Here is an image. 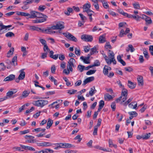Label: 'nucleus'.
<instances>
[{"instance_id":"f257e3e1","label":"nucleus","mask_w":153,"mask_h":153,"mask_svg":"<svg viewBox=\"0 0 153 153\" xmlns=\"http://www.w3.org/2000/svg\"><path fill=\"white\" fill-rule=\"evenodd\" d=\"M108 57L109 62L107 63V64L108 65H110L111 63L112 62L113 64H116L117 62L115 59L114 54L113 51L109 50L108 53Z\"/></svg>"},{"instance_id":"f03ea898","label":"nucleus","mask_w":153,"mask_h":153,"mask_svg":"<svg viewBox=\"0 0 153 153\" xmlns=\"http://www.w3.org/2000/svg\"><path fill=\"white\" fill-rule=\"evenodd\" d=\"M33 103L36 106L42 108L47 105L48 103V101L46 100H39L34 101Z\"/></svg>"},{"instance_id":"7ed1b4c3","label":"nucleus","mask_w":153,"mask_h":153,"mask_svg":"<svg viewBox=\"0 0 153 153\" xmlns=\"http://www.w3.org/2000/svg\"><path fill=\"white\" fill-rule=\"evenodd\" d=\"M62 34L69 39L74 42H77V39L69 33H63Z\"/></svg>"},{"instance_id":"20e7f679","label":"nucleus","mask_w":153,"mask_h":153,"mask_svg":"<svg viewBox=\"0 0 153 153\" xmlns=\"http://www.w3.org/2000/svg\"><path fill=\"white\" fill-rule=\"evenodd\" d=\"M81 38L82 40L86 42H91L93 40L92 36L86 34L82 35Z\"/></svg>"},{"instance_id":"39448f33","label":"nucleus","mask_w":153,"mask_h":153,"mask_svg":"<svg viewBox=\"0 0 153 153\" xmlns=\"http://www.w3.org/2000/svg\"><path fill=\"white\" fill-rule=\"evenodd\" d=\"M26 26L29 27V28H27V29L28 30L33 31L36 30L37 31H41L42 32H44L43 30L41 28L34 26H30L28 25H26Z\"/></svg>"},{"instance_id":"423d86ee","label":"nucleus","mask_w":153,"mask_h":153,"mask_svg":"<svg viewBox=\"0 0 153 153\" xmlns=\"http://www.w3.org/2000/svg\"><path fill=\"white\" fill-rule=\"evenodd\" d=\"M12 27L11 25H9L7 26L4 25L2 22H0V34H2L5 32L2 30L4 29L6 30L7 28L10 27Z\"/></svg>"},{"instance_id":"0eeeda50","label":"nucleus","mask_w":153,"mask_h":153,"mask_svg":"<svg viewBox=\"0 0 153 153\" xmlns=\"http://www.w3.org/2000/svg\"><path fill=\"white\" fill-rule=\"evenodd\" d=\"M25 138L27 139L26 140V142L29 143H34L35 142V140L33 139H33L34 137L32 136H29L27 135H26L25 136Z\"/></svg>"},{"instance_id":"6e6552de","label":"nucleus","mask_w":153,"mask_h":153,"mask_svg":"<svg viewBox=\"0 0 153 153\" xmlns=\"http://www.w3.org/2000/svg\"><path fill=\"white\" fill-rule=\"evenodd\" d=\"M130 31V29L128 28H126L125 32L123 29H122L121 30L118 36L120 37H122L124 35H126L127 33H129Z\"/></svg>"},{"instance_id":"1a4fd4ad","label":"nucleus","mask_w":153,"mask_h":153,"mask_svg":"<svg viewBox=\"0 0 153 153\" xmlns=\"http://www.w3.org/2000/svg\"><path fill=\"white\" fill-rule=\"evenodd\" d=\"M91 7V4L90 3H87L84 4L83 6V11L86 12L90 10V8Z\"/></svg>"},{"instance_id":"9d476101","label":"nucleus","mask_w":153,"mask_h":153,"mask_svg":"<svg viewBox=\"0 0 153 153\" xmlns=\"http://www.w3.org/2000/svg\"><path fill=\"white\" fill-rule=\"evenodd\" d=\"M94 76H91L87 78L84 81L82 85H84L87 83L91 82L94 80Z\"/></svg>"},{"instance_id":"9b49d317","label":"nucleus","mask_w":153,"mask_h":153,"mask_svg":"<svg viewBox=\"0 0 153 153\" xmlns=\"http://www.w3.org/2000/svg\"><path fill=\"white\" fill-rule=\"evenodd\" d=\"M111 70V68L110 67L105 65L103 68V74L105 75H108V71Z\"/></svg>"},{"instance_id":"f8f14e48","label":"nucleus","mask_w":153,"mask_h":153,"mask_svg":"<svg viewBox=\"0 0 153 153\" xmlns=\"http://www.w3.org/2000/svg\"><path fill=\"white\" fill-rule=\"evenodd\" d=\"M80 59L85 64H88L90 63L89 57V56L84 57L83 56H81L80 57Z\"/></svg>"},{"instance_id":"ddd939ff","label":"nucleus","mask_w":153,"mask_h":153,"mask_svg":"<svg viewBox=\"0 0 153 153\" xmlns=\"http://www.w3.org/2000/svg\"><path fill=\"white\" fill-rule=\"evenodd\" d=\"M15 77V75L13 74H10L4 78V81L5 82L11 81L13 80Z\"/></svg>"},{"instance_id":"4468645a","label":"nucleus","mask_w":153,"mask_h":153,"mask_svg":"<svg viewBox=\"0 0 153 153\" xmlns=\"http://www.w3.org/2000/svg\"><path fill=\"white\" fill-rule=\"evenodd\" d=\"M128 107L129 108H132L137 109V103L136 102H131L128 104Z\"/></svg>"},{"instance_id":"2eb2a0df","label":"nucleus","mask_w":153,"mask_h":153,"mask_svg":"<svg viewBox=\"0 0 153 153\" xmlns=\"http://www.w3.org/2000/svg\"><path fill=\"white\" fill-rule=\"evenodd\" d=\"M64 23L62 22H59L56 25L58 29L61 30L63 29L64 28Z\"/></svg>"},{"instance_id":"dca6fc26","label":"nucleus","mask_w":153,"mask_h":153,"mask_svg":"<svg viewBox=\"0 0 153 153\" xmlns=\"http://www.w3.org/2000/svg\"><path fill=\"white\" fill-rule=\"evenodd\" d=\"M138 84L139 85L142 86L143 84V77L141 76H139L137 78Z\"/></svg>"},{"instance_id":"f3484780","label":"nucleus","mask_w":153,"mask_h":153,"mask_svg":"<svg viewBox=\"0 0 153 153\" xmlns=\"http://www.w3.org/2000/svg\"><path fill=\"white\" fill-rule=\"evenodd\" d=\"M20 74L19 76V78L21 79V80H23L25 77V73L24 71V69H22L20 71Z\"/></svg>"},{"instance_id":"a211bd4d","label":"nucleus","mask_w":153,"mask_h":153,"mask_svg":"<svg viewBox=\"0 0 153 153\" xmlns=\"http://www.w3.org/2000/svg\"><path fill=\"white\" fill-rule=\"evenodd\" d=\"M75 60L74 59L71 58L68 62V65L72 66L73 67H75V66L74 64V63H75Z\"/></svg>"},{"instance_id":"6ab92c4d","label":"nucleus","mask_w":153,"mask_h":153,"mask_svg":"<svg viewBox=\"0 0 153 153\" xmlns=\"http://www.w3.org/2000/svg\"><path fill=\"white\" fill-rule=\"evenodd\" d=\"M104 104V102L103 100H101L99 102V108L98 109V112L100 111L103 107Z\"/></svg>"},{"instance_id":"aec40b11","label":"nucleus","mask_w":153,"mask_h":153,"mask_svg":"<svg viewBox=\"0 0 153 153\" xmlns=\"http://www.w3.org/2000/svg\"><path fill=\"white\" fill-rule=\"evenodd\" d=\"M97 91L95 89V87L93 86L92 88H91L90 90L89 91V95L90 96H93Z\"/></svg>"},{"instance_id":"412c9836","label":"nucleus","mask_w":153,"mask_h":153,"mask_svg":"<svg viewBox=\"0 0 153 153\" xmlns=\"http://www.w3.org/2000/svg\"><path fill=\"white\" fill-rule=\"evenodd\" d=\"M74 12L73 9L70 7H68L67 8V10L65 11H64V13L67 16H69L70 15L71 13H73Z\"/></svg>"},{"instance_id":"4be33fe9","label":"nucleus","mask_w":153,"mask_h":153,"mask_svg":"<svg viewBox=\"0 0 153 153\" xmlns=\"http://www.w3.org/2000/svg\"><path fill=\"white\" fill-rule=\"evenodd\" d=\"M106 42V39L105 35L100 36L99 37V43H102Z\"/></svg>"},{"instance_id":"5701e85b","label":"nucleus","mask_w":153,"mask_h":153,"mask_svg":"<svg viewBox=\"0 0 153 153\" xmlns=\"http://www.w3.org/2000/svg\"><path fill=\"white\" fill-rule=\"evenodd\" d=\"M37 12L35 11H31L30 12V14L29 18H35L36 17Z\"/></svg>"},{"instance_id":"b1692460","label":"nucleus","mask_w":153,"mask_h":153,"mask_svg":"<svg viewBox=\"0 0 153 153\" xmlns=\"http://www.w3.org/2000/svg\"><path fill=\"white\" fill-rule=\"evenodd\" d=\"M15 93V92L14 93L13 91H9L6 93V96L4 97H6V99L8 98H10Z\"/></svg>"},{"instance_id":"393cba45","label":"nucleus","mask_w":153,"mask_h":153,"mask_svg":"<svg viewBox=\"0 0 153 153\" xmlns=\"http://www.w3.org/2000/svg\"><path fill=\"white\" fill-rule=\"evenodd\" d=\"M53 123V121L50 118H49L48 120L46 128L47 129L49 128L52 125Z\"/></svg>"},{"instance_id":"a878e982","label":"nucleus","mask_w":153,"mask_h":153,"mask_svg":"<svg viewBox=\"0 0 153 153\" xmlns=\"http://www.w3.org/2000/svg\"><path fill=\"white\" fill-rule=\"evenodd\" d=\"M128 95V91L127 89H124V88H123L121 93V96L122 97H127Z\"/></svg>"},{"instance_id":"bb28decb","label":"nucleus","mask_w":153,"mask_h":153,"mask_svg":"<svg viewBox=\"0 0 153 153\" xmlns=\"http://www.w3.org/2000/svg\"><path fill=\"white\" fill-rule=\"evenodd\" d=\"M44 31L46 32L47 33L50 34H52L55 33V32L52 30V29L51 28V27H48V28L45 29V30L43 29Z\"/></svg>"},{"instance_id":"cd10ccee","label":"nucleus","mask_w":153,"mask_h":153,"mask_svg":"<svg viewBox=\"0 0 153 153\" xmlns=\"http://www.w3.org/2000/svg\"><path fill=\"white\" fill-rule=\"evenodd\" d=\"M48 17L46 15L44 16V17L41 18V19H38L39 23L44 22L46 21Z\"/></svg>"},{"instance_id":"c85d7f7f","label":"nucleus","mask_w":153,"mask_h":153,"mask_svg":"<svg viewBox=\"0 0 153 153\" xmlns=\"http://www.w3.org/2000/svg\"><path fill=\"white\" fill-rule=\"evenodd\" d=\"M128 85L131 89H133L135 87V85L134 83L130 81H128Z\"/></svg>"},{"instance_id":"c756f323","label":"nucleus","mask_w":153,"mask_h":153,"mask_svg":"<svg viewBox=\"0 0 153 153\" xmlns=\"http://www.w3.org/2000/svg\"><path fill=\"white\" fill-rule=\"evenodd\" d=\"M134 8L137 9H140V7L139 2H135L132 4Z\"/></svg>"},{"instance_id":"7c9ffc66","label":"nucleus","mask_w":153,"mask_h":153,"mask_svg":"<svg viewBox=\"0 0 153 153\" xmlns=\"http://www.w3.org/2000/svg\"><path fill=\"white\" fill-rule=\"evenodd\" d=\"M14 51V48H10L7 53V56L8 57H10L11 56L13 55Z\"/></svg>"},{"instance_id":"2f4dec72","label":"nucleus","mask_w":153,"mask_h":153,"mask_svg":"<svg viewBox=\"0 0 153 153\" xmlns=\"http://www.w3.org/2000/svg\"><path fill=\"white\" fill-rule=\"evenodd\" d=\"M49 79L51 80L52 82H53L54 83V84L56 85H58L57 80L55 79L53 76H51L49 77Z\"/></svg>"},{"instance_id":"473e14b6","label":"nucleus","mask_w":153,"mask_h":153,"mask_svg":"<svg viewBox=\"0 0 153 153\" xmlns=\"http://www.w3.org/2000/svg\"><path fill=\"white\" fill-rule=\"evenodd\" d=\"M151 133H146L143 135V140H148L150 137Z\"/></svg>"},{"instance_id":"72a5a7b5","label":"nucleus","mask_w":153,"mask_h":153,"mask_svg":"<svg viewBox=\"0 0 153 153\" xmlns=\"http://www.w3.org/2000/svg\"><path fill=\"white\" fill-rule=\"evenodd\" d=\"M123 97L122 98V101L120 102V104L122 105L125 106V103H126V100H127V97Z\"/></svg>"},{"instance_id":"f704fd0d","label":"nucleus","mask_w":153,"mask_h":153,"mask_svg":"<svg viewBox=\"0 0 153 153\" xmlns=\"http://www.w3.org/2000/svg\"><path fill=\"white\" fill-rule=\"evenodd\" d=\"M112 98V97L108 94H106L105 95L104 99L105 100H107L108 99L110 100Z\"/></svg>"},{"instance_id":"c9c22d12","label":"nucleus","mask_w":153,"mask_h":153,"mask_svg":"<svg viewBox=\"0 0 153 153\" xmlns=\"http://www.w3.org/2000/svg\"><path fill=\"white\" fill-rule=\"evenodd\" d=\"M6 69V66L4 63H0V71H4Z\"/></svg>"},{"instance_id":"e433bc0d","label":"nucleus","mask_w":153,"mask_h":153,"mask_svg":"<svg viewBox=\"0 0 153 153\" xmlns=\"http://www.w3.org/2000/svg\"><path fill=\"white\" fill-rule=\"evenodd\" d=\"M42 144V145L41 146H49L53 145V144L50 142H45Z\"/></svg>"},{"instance_id":"4c0bfd02","label":"nucleus","mask_w":153,"mask_h":153,"mask_svg":"<svg viewBox=\"0 0 153 153\" xmlns=\"http://www.w3.org/2000/svg\"><path fill=\"white\" fill-rule=\"evenodd\" d=\"M105 49L108 50V49H111L112 47L110 44V43L108 42H107L105 45Z\"/></svg>"},{"instance_id":"58836bf2","label":"nucleus","mask_w":153,"mask_h":153,"mask_svg":"<svg viewBox=\"0 0 153 153\" xmlns=\"http://www.w3.org/2000/svg\"><path fill=\"white\" fill-rule=\"evenodd\" d=\"M145 21L146 22V24H150L152 23V21L151 18L148 16H147L146 19Z\"/></svg>"},{"instance_id":"ea45409f","label":"nucleus","mask_w":153,"mask_h":153,"mask_svg":"<svg viewBox=\"0 0 153 153\" xmlns=\"http://www.w3.org/2000/svg\"><path fill=\"white\" fill-rule=\"evenodd\" d=\"M67 93L70 95L74 94L77 92L76 90L72 89L67 91Z\"/></svg>"},{"instance_id":"a19ab883","label":"nucleus","mask_w":153,"mask_h":153,"mask_svg":"<svg viewBox=\"0 0 153 153\" xmlns=\"http://www.w3.org/2000/svg\"><path fill=\"white\" fill-rule=\"evenodd\" d=\"M14 36V34L11 32H9L5 34V36L6 37H11Z\"/></svg>"},{"instance_id":"79ce46f5","label":"nucleus","mask_w":153,"mask_h":153,"mask_svg":"<svg viewBox=\"0 0 153 153\" xmlns=\"http://www.w3.org/2000/svg\"><path fill=\"white\" fill-rule=\"evenodd\" d=\"M65 147H63L64 148H70L72 147H73L74 146V145L70 143H65Z\"/></svg>"},{"instance_id":"37998d69","label":"nucleus","mask_w":153,"mask_h":153,"mask_svg":"<svg viewBox=\"0 0 153 153\" xmlns=\"http://www.w3.org/2000/svg\"><path fill=\"white\" fill-rule=\"evenodd\" d=\"M133 18L134 19H135L136 21H139V19L140 18V17L138 16V15H131V18Z\"/></svg>"},{"instance_id":"c03bdc74","label":"nucleus","mask_w":153,"mask_h":153,"mask_svg":"<svg viewBox=\"0 0 153 153\" xmlns=\"http://www.w3.org/2000/svg\"><path fill=\"white\" fill-rule=\"evenodd\" d=\"M30 92L27 91H24L22 93V96L24 97H26L29 95Z\"/></svg>"},{"instance_id":"a18cd8bd","label":"nucleus","mask_w":153,"mask_h":153,"mask_svg":"<svg viewBox=\"0 0 153 153\" xmlns=\"http://www.w3.org/2000/svg\"><path fill=\"white\" fill-rule=\"evenodd\" d=\"M78 68L79 71L80 72H82L84 69L85 70V66H84L82 65H78Z\"/></svg>"},{"instance_id":"49530a36","label":"nucleus","mask_w":153,"mask_h":153,"mask_svg":"<svg viewBox=\"0 0 153 153\" xmlns=\"http://www.w3.org/2000/svg\"><path fill=\"white\" fill-rule=\"evenodd\" d=\"M96 70H90L89 71H87L86 74L87 75H90L94 74L96 71Z\"/></svg>"},{"instance_id":"de8ad7c7","label":"nucleus","mask_w":153,"mask_h":153,"mask_svg":"<svg viewBox=\"0 0 153 153\" xmlns=\"http://www.w3.org/2000/svg\"><path fill=\"white\" fill-rule=\"evenodd\" d=\"M79 15L80 16L82 21L85 22V20L87 19L86 17L82 13H79Z\"/></svg>"},{"instance_id":"09e8293b","label":"nucleus","mask_w":153,"mask_h":153,"mask_svg":"<svg viewBox=\"0 0 153 153\" xmlns=\"http://www.w3.org/2000/svg\"><path fill=\"white\" fill-rule=\"evenodd\" d=\"M75 52L77 56H79L80 55L81 53L80 50L77 48L75 49Z\"/></svg>"},{"instance_id":"8fccbe9b","label":"nucleus","mask_w":153,"mask_h":153,"mask_svg":"<svg viewBox=\"0 0 153 153\" xmlns=\"http://www.w3.org/2000/svg\"><path fill=\"white\" fill-rule=\"evenodd\" d=\"M44 15H44L42 13L37 12L36 18H42V17H44Z\"/></svg>"},{"instance_id":"3c124183","label":"nucleus","mask_w":153,"mask_h":153,"mask_svg":"<svg viewBox=\"0 0 153 153\" xmlns=\"http://www.w3.org/2000/svg\"><path fill=\"white\" fill-rule=\"evenodd\" d=\"M143 53L145 58L148 59L149 58V56L147 51L146 50L144 51L143 52Z\"/></svg>"},{"instance_id":"603ef678","label":"nucleus","mask_w":153,"mask_h":153,"mask_svg":"<svg viewBox=\"0 0 153 153\" xmlns=\"http://www.w3.org/2000/svg\"><path fill=\"white\" fill-rule=\"evenodd\" d=\"M100 62L98 60H95L94 62V64L93 65V66H98L100 65Z\"/></svg>"},{"instance_id":"864d4df0","label":"nucleus","mask_w":153,"mask_h":153,"mask_svg":"<svg viewBox=\"0 0 153 153\" xmlns=\"http://www.w3.org/2000/svg\"><path fill=\"white\" fill-rule=\"evenodd\" d=\"M97 51V48L95 47L91 48L90 50V52L91 53V54H94Z\"/></svg>"},{"instance_id":"5fc2aeb1","label":"nucleus","mask_w":153,"mask_h":153,"mask_svg":"<svg viewBox=\"0 0 153 153\" xmlns=\"http://www.w3.org/2000/svg\"><path fill=\"white\" fill-rule=\"evenodd\" d=\"M43 50L45 52L47 53H48V51H50V50L47 44L44 45Z\"/></svg>"},{"instance_id":"6e6d98bb","label":"nucleus","mask_w":153,"mask_h":153,"mask_svg":"<svg viewBox=\"0 0 153 153\" xmlns=\"http://www.w3.org/2000/svg\"><path fill=\"white\" fill-rule=\"evenodd\" d=\"M59 59L61 61H63L65 59V56L63 54H60L59 55Z\"/></svg>"},{"instance_id":"4d7b16f0","label":"nucleus","mask_w":153,"mask_h":153,"mask_svg":"<svg viewBox=\"0 0 153 153\" xmlns=\"http://www.w3.org/2000/svg\"><path fill=\"white\" fill-rule=\"evenodd\" d=\"M46 8V7L45 5H40L39 6L38 9L40 11L42 12Z\"/></svg>"},{"instance_id":"13d9d810","label":"nucleus","mask_w":153,"mask_h":153,"mask_svg":"<svg viewBox=\"0 0 153 153\" xmlns=\"http://www.w3.org/2000/svg\"><path fill=\"white\" fill-rule=\"evenodd\" d=\"M98 127L97 126H95L94 127V129L93 132V135H97V132L98 130Z\"/></svg>"},{"instance_id":"bf43d9fd","label":"nucleus","mask_w":153,"mask_h":153,"mask_svg":"<svg viewBox=\"0 0 153 153\" xmlns=\"http://www.w3.org/2000/svg\"><path fill=\"white\" fill-rule=\"evenodd\" d=\"M45 153H53V151L50 149H46L44 150Z\"/></svg>"},{"instance_id":"052dcab7","label":"nucleus","mask_w":153,"mask_h":153,"mask_svg":"<svg viewBox=\"0 0 153 153\" xmlns=\"http://www.w3.org/2000/svg\"><path fill=\"white\" fill-rule=\"evenodd\" d=\"M111 107L113 111L115 110L116 109V104L115 102H113L111 103Z\"/></svg>"},{"instance_id":"680f3d73","label":"nucleus","mask_w":153,"mask_h":153,"mask_svg":"<svg viewBox=\"0 0 153 153\" xmlns=\"http://www.w3.org/2000/svg\"><path fill=\"white\" fill-rule=\"evenodd\" d=\"M128 47L129 48L131 52H132L135 51V49L133 48L132 45H128Z\"/></svg>"},{"instance_id":"e2e57ef3","label":"nucleus","mask_w":153,"mask_h":153,"mask_svg":"<svg viewBox=\"0 0 153 153\" xmlns=\"http://www.w3.org/2000/svg\"><path fill=\"white\" fill-rule=\"evenodd\" d=\"M128 114L130 115H132L133 116V115H134V117H136L137 116V113L135 111H131L128 112Z\"/></svg>"},{"instance_id":"0e129e2a","label":"nucleus","mask_w":153,"mask_h":153,"mask_svg":"<svg viewBox=\"0 0 153 153\" xmlns=\"http://www.w3.org/2000/svg\"><path fill=\"white\" fill-rule=\"evenodd\" d=\"M116 83L119 85L120 88H121L122 89L124 88V86L122 85L120 80H118L117 81Z\"/></svg>"},{"instance_id":"69168bd1","label":"nucleus","mask_w":153,"mask_h":153,"mask_svg":"<svg viewBox=\"0 0 153 153\" xmlns=\"http://www.w3.org/2000/svg\"><path fill=\"white\" fill-rule=\"evenodd\" d=\"M133 97H130V98L126 102V103H125V106H126L127 105L131 102L132 100H133Z\"/></svg>"},{"instance_id":"338daca9","label":"nucleus","mask_w":153,"mask_h":153,"mask_svg":"<svg viewBox=\"0 0 153 153\" xmlns=\"http://www.w3.org/2000/svg\"><path fill=\"white\" fill-rule=\"evenodd\" d=\"M39 41L41 43V44L44 45L47 44L46 42L45 41V40L44 39H41V38H40Z\"/></svg>"},{"instance_id":"774afa93","label":"nucleus","mask_w":153,"mask_h":153,"mask_svg":"<svg viewBox=\"0 0 153 153\" xmlns=\"http://www.w3.org/2000/svg\"><path fill=\"white\" fill-rule=\"evenodd\" d=\"M103 6L104 8L105 9H107L109 8V5L105 1L103 3Z\"/></svg>"}]
</instances>
